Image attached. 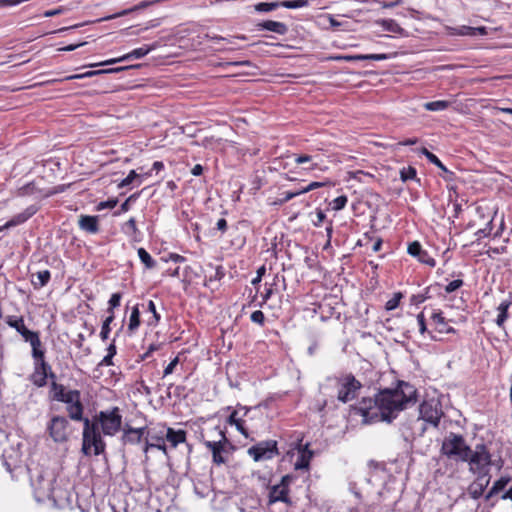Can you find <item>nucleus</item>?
<instances>
[{"label": "nucleus", "instance_id": "1", "mask_svg": "<svg viewBox=\"0 0 512 512\" xmlns=\"http://www.w3.org/2000/svg\"><path fill=\"white\" fill-rule=\"evenodd\" d=\"M418 400L417 389L414 385L398 381L395 388H386L374 398H363L355 407V414L362 416L363 423L372 424L386 421L392 422L398 414Z\"/></svg>", "mask_w": 512, "mask_h": 512}, {"label": "nucleus", "instance_id": "2", "mask_svg": "<svg viewBox=\"0 0 512 512\" xmlns=\"http://www.w3.org/2000/svg\"><path fill=\"white\" fill-rule=\"evenodd\" d=\"M66 411L71 420L82 421L84 424L82 452L85 455H90L93 448V453L96 456L104 453L106 445L100 434L98 423L91 422L88 418L83 417L84 406L81 400L73 405L66 406Z\"/></svg>", "mask_w": 512, "mask_h": 512}, {"label": "nucleus", "instance_id": "3", "mask_svg": "<svg viewBox=\"0 0 512 512\" xmlns=\"http://www.w3.org/2000/svg\"><path fill=\"white\" fill-rule=\"evenodd\" d=\"M56 479L53 475L42 473L38 474L36 479L31 480L34 489V496L38 502L51 500L55 505H62L69 500L66 490L55 487Z\"/></svg>", "mask_w": 512, "mask_h": 512}, {"label": "nucleus", "instance_id": "4", "mask_svg": "<svg viewBox=\"0 0 512 512\" xmlns=\"http://www.w3.org/2000/svg\"><path fill=\"white\" fill-rule=\"evenodd\" d=\"M469 452H471V447L461 434L450 432L442 442L441 453L449 459L467 462Z\"/></svg>", "mask_w": 512, "mask_h": 512}, {"label": "nucleus", "instance_id": "5", "mask_svg": "<svg viewBox=\"0 0 512 512\" xmlns=\"http://www.w3.org/2000/svg\"><path fill=\"white\" fill-rule=\"evenodd\" d=\"M337 389V399L342 403L354 400L362 388V384L352 373H345L333 378Z\"/></svg>", "mask_w": 512, "mask_h": 512}, {"label": "nucleus", "instance_id": "6", "mask_svg": "<svg viewBox=\"0 0 512 512\" xmlns=\"http://www.w3.org/2000/svg\"><path fill=\"white\" fill-rule=\"evenodd\" d=\"M8 326L14 328L26 342L32 347V357L42 356V343L37 332L29 330L25 324L23 317L8 316L6 318Z\"/></svg>", "mask_w": 512, "mask_h": 512}, {"label": "nucleus", "instance_id": "7", "mask_svg": "<svg viewBox=\"0 0 512 512\" xmlns=\"http://www.w3.org/2000/svg\"><path fill=\"white\" fill-rule=\"evenodd\" d=\"M97 417L104 435L114 436L122 428V416L118 407L100 411Z\"/></svg>", "mask_w": 512, "mask_h": 512}, {"label": "nucleus", "instance_id": "8", "mask_svg": "<svg viewBox=\"0 0 512 512\" xmlns=\"http://www.w3.org/2000/svg\"><path fill=\"white\" fill-rule=\"evenodd\" d=\"M443 416L442 405L439 399L432 397L422 401L419 406V420L438 427L440 419Z\"/></svg>", "mask_w": 512, "mask_h": 512}, {"label": "nucleus", "instance_id": "9", "mask_svg": "<svg viewBox=\"0 0 512 512\" xmlns=\"http://www.w3.org/2000/svg\"><path fill=\"white\" fill-rule=\"evenodd\" d=\"M470 471L479 475H487V469L491 465V455L484 444H478L469 452L467 461Z\"/></svg>", "mask_w": 512, "mask_h": 512}, {"label": "nucleus", "instance_id": "10", "mask_svg": "<svg viewBox=\"0 0 512 512\" xmlns=\"http://www.w3.org/2000/svg\"><path fill=\"white\" fill-rule=\"evenodd\" d=\"M69 426L66 417L54 415L47 423L46 431L54 442L63 443L69 438Z\"/></svg>", "mask_w": 512, "mask_h": 512}, {"label": "nucleus", "instance_id": "11", "mask_svg": "<svg viewBox=\"0 0 512 512\" xmlns=\"http://www.w3.org/2000/svg\"><path fill=\"white\" fill-rule=\"evenodd\" d=\"M248 455L253 458L254 461L271 460L279 454L277 441L266 440L260 441L257 444L251 446L248 451Z\"/></svg>", "mask_w": 512, "mask_h": 512}, {"label": "nucleus", "instance_id": "12", "mask_svg": "<svg viewBox=\"0 0 512 512\" xmlns=\"http://www.w3.org/2000/svg\"><path fill=\"white\" fill-rule=\"evenodd\" d=\"M293 481V476L285 475L281 478L280 483L273 485L269 489V504L275 502L290 503L289 499V485Z\"/></svg>", "mask_w": 512, "mask_h": 512}, {"label": "nucleus", "instance_id": "13", "mask_svg": "<svg viewBox=\"0 0 512 512\" xmlns=\"http://www.w3.org/2000/svg\"><path fill=\"white\" fill-rule=\"evenodd\" d=\"M226 410H231L229 417L227 418V423L231 426H235L236 429L245 437H249L248 430L245 427L244 417L247 416L251 408L247 406L237 405L236 409H232L231 406H228Z\"/></svg>", "mask_w": 512, "mask_h": 512}, {"label": "nucleus", "instance_id": "14", "mask_svg": "<svg viewBox=\"0 0 512 512\" xmlns=\"http://www.w3.org/2000/svg\"><path fill=\"white\" fill-rule=\"evenodd\" d=\"M35 360L34 372L31 375L32 383L37 387H44L47 384L50 365L44 360V350L41 357H33Z\"/></svg>", "mask_w": 512, "mask_h": 512}, {"label": "nucleus", "instance_id": "15", "mask_svg": "<svg viewBox=\"0 0 512 512\" xmlns=\"http://www.w3.org/2000/svg\"><path fill=\"white\" fill-rule=\"evenodd\" d=\"M145 444L143 447V452L145 454L152 448H156L162 451L164 454H167V446L165 445V436H164V428L158 432L154 430H148L146 432Z\"/></svg>", "mask_w": 512, "mask_h": 512}, {"label": "nucleus", "instance_id": "16", "mask_svg": "<svg viewBox=\"0 0 512 512\" xmlns=\"http://www.w3.org/2000/svg\"><path fill=\"white\" fill-rule=\"evenodd\" d=\"M157 47H158L157 43H154L151 45H143L142 47L136 48L122 57L113 58V59H110V60H107V61H104L101 63H97V64H91L90 67H97V66H101V65H110V64H114V63H118V62H122V61H126V60H131V59H140V58H143L144 56H146L152 50L156 49Z\"/></svg>", "mask_w": 512, "mask_h": 512}, {"label": "nucleus", "instance_id": "17", "mask_svg": "<svg viewBox=\"0 0 512 512\" xmlns=\"http://www.w3.org/2000/svg\"><path fill=\"white\" fill-rule=\"evenodd\" d=\"M221 440L219 441H205V446L212 452L213 462L217 465L224 464L226 459L223 456L225 451V444L228 442L223 431H219Z\"/></svg>", "mask_w": 512, "mask_h": 512}, {"label": "nucleus", "instance_id": "18", "mask_svg": "<svg viewBox=\"0 0 512 512\" xmlns=\"http://www.w3.org/2000/svg\"><path fill=\"white\" fill-rule=\"evenodd\" d=\"M122 430V443L124 445H134L140 443L144 436L146 437L147 427L133 428L129 425H125Z\"/></svg>", "mask_w": 512, "mask_h": 512}, {"label": "nucleus", "instance_id": "19", "mask_svg": "<svg viewBox=\"0 0 512 512\" xmlns=\"http://www.w3.org/2000/svg\"><path fill=\"white\" fill-rule=\"evenodd\" d=\"M298 455L294 463L295 470H308L310 461L314 456V452L309 449V443L297 445Z\"/></svg>", "mask_w": 512, "mask_h": 512}, {"label": "nucleus", "instance_id": "20", "mask_svg": "<svg viewBox=\"0 0 512 512\" xmlns=\"http://www.w3.org/2000/svg\"><path fill=\"white\" fill-rule=\"evenodd\" d=\"M407 252L412 257L417 258L421 263H424L430 267L436 265V261L431 257L427 251L422 249L421 244L418 241H414L408 245Z\"/></svg>", "mask_w": 512, "mask_h": 512}, {"label": "nucleus", "instance_id": "21", "mask_svg": "<svg viewBox=\"0 0 512 512\" xmlns=\"http://www.w3.org/2000/svg\"><path fill=\"white\" fill-rule=\"evenodd\" d=\"M38 206L30 205L23 212L16 214L9 221L5 223V227H16L18 225L23 224L28 219H30L33 215H35L38 211Z\"/></svg>", "mask_w": 512, "mask_h": 512}, {"label": "nucleus", "instance_id": "22", "mask_svg": "<svg viewBox=\"0 0 512 512\" xmlns=\"http://www.w3.org/2000/svg\"><path fill=\"white\" fill-rule=\"evenodd\" d=\"M431 320L433 322V325L435 326V330L438 333L450 334L456 332V330L453 327L448 325V322L446 321L441 311L433 312L431 315Z\"/></svg>", "mask_w": 512, "mask_h": 512}, {"label": "nucleus", "instance_id": "23", "mask_svg": "<svg viewBox=\"0 0 512 512\" xmlns=\"http://www.w3.org/2000/svg\"><path fill=\"white\" fill-rule=\"evenodd\" d=\"M258 30H267L278 35H285L288 32V26L279 21L266 20L257 24Z\"/></svg>", "mask_w": 512, "mask_h": 512}, {"label": "nucleus", "instance_id": "24", "mask_svg": "<svg viewBox=\"0 0 512 512\" xmlns=\"http://www.w3.org/2000/svg\"><path fill=\"white\" fill-rule=\"evenodd\" d=\"M78 224L81 230L90 234L99 232L98 216L81 215Z\"/></svg>", "mask_w": 512, "mask_h": 512}, {"label": "nucleus", "instance_id": "25", "mask_svg": "<svg viewBox=\"0 0 512 512\" xmlns=\"http://www.w3.org/2000/svg\"><path fill=\"white\" fill-rule=\"evenodd\" d=\"M164 436L165 440H167L173 448L186 441V431L182 429L174 430L168 427L164 429Z\"/></svg>", "mask_w": 512, "mask_h": 512}, {"label": "nucleus", "instance_id": "26", "mask_svg": "<svg viewBox=\"0 0 512 512\" xmlns=\"http://www.w3.org/2000/svg\"><path fill=\"white\" fill-rule=\"evenodd\" d=\"M489 484V478H486V475H479L477 480L473 482L469 487V494L473 499L480 498L486 487Z\"/></svg>", "mask_w": 512, "mask_h": 512}, {"label": "nucleus", "instance_id": "27", "mask_svg": "<svg viewBox=\"0 0 512 512\" xmlns=\"http://www.w3.org/2000/svg\"><path fill=\"white\" fill-rule=\"evenodd\" d=\"M154 2H158V0H156V1H141L140 3H138L137 5L129 8V9H124V10L118 12V13L105 16V17L99 19L98 21L99 22H101V21H109V20H112V19H115V18H118V17H122V16H125V15H128L129 13H132L134 11H138V10H142L144 8H147L148 6L152 5Z\"/></svg>", "mask_w": 512, "mask_h": 512}, {"label": "nucleus", "instance_id": "28", "mask_svg": "<svg viewBox=\"0 0 512 512\" xmlns=\"http://www.w3.org/2000/svg\"><path fill=\"white\" fill-rule=\"evenodd\" d=\"M391 57L392 56L390 54L380 53V54L347 55V56H344L343 59L348 62L364 61V60L382 61V60L390 59Z\"/></svg>", "mask_w": 512, "mask_h": 512}, {"label": "nucleus", "instance_id": "29", "mask_svg": "<svg viewBox=\"0 0 512 512\" xmlns=\"http://www.w3.org/2000/svg\"><path fill=\"white\" fill-rule=\"evenodd\" d=\"M121 231L127 235L128 237H131L133 240L138 241L139 239V229L136 225V220L134 217H131L128 221L123 223L121 225Z\"/></svg>", "mask_w": 512, "mask_h": 512}, {"label": "nucleus", "instance_id": "30", "mask_svg": "<svg viewBox=\"0 0 512 512\" xmlns=\"http://www.w3.org/2000/svg\"><path fill=\"white\" fill-rule=\"evenodd\" d=\"M512 305V302L510 300H503L499 306L497 307V318H496V324L499 327H503L505 321L508 319V311Z\"/></svg>", "mask_w": 512, "mask_h": 512}, {"label": "nucleus", "instance_id": "31", "mask_svg": "<svg viewBox=\"0 0 512 512\" xmlns=\"http://www.w3.org/2000/svg\"><path fill=\"white\" fill-rule=\"evenodd\" d=\"M31 283L35 289H40L44 287L50 280L51 274L48 270L38 271L33 274Z\"/></svg>", "mask_w": 512, "mask_h": 512}, {"label": "nucleus", "instance_id": "32", "mask_svg": "<svg viewBox=\"0 0 512 512\" xmlns=\"http://www.w3.org/2000/svg\"><path fill=\"white\" fill-rule=\"evenodd\" d=\"M140 326V311L138 305H135L132 308L129 323H128V332L133 334Z\"/></svg>", "mask_w": 512, "mask_h": 512}, {"label": "nucleus", "instance_id": "33", "mask_svg": "<svg viewBox=\"0 0 512 512\" xmlns=\"http://www.w3.org/2000/svg\"><path fill=\"white\" fill-rule=\"evenodd\" d=\"M378 24L382 26L385 31L401 34L403 28L393 19H382L378 21Z\"/></svg>", "mask_w": 512, "mask_h": 512}, {"label": "nucleus", "instance_id": "34", "mask_svg": "<svg viewBox=\"0 0 512 512\" xmlns=\"http://www.w3.org/2000/svg\"><path fill=\"white\" fill-rule=\"evenodd\" d=\"M211 486L208 482L196 481L194 482V492L199 498H206L211 493Z\"/></svg>", "mask_w": 512, "mask_h": 512}, {"label": "nucleus", "instance_id": "35", "mask_svg": "<svg viewBox=\"0 0 512 512\" xmlns=\"http://www.w3.org/2000/svg\"><path fill=\"white\" fill-rule=\"evenodd\" d=\"M429 162L436 165L438 168H440L444 172V175L442 176V178L445 181H452L454 179L455 174L452 171L448 170L447 167L440 161V159L437 156L436 157L429 156Z\"/></svg>", "mask_w": 512, "mask_h": 512}, {"label": "nucleus", "instance_id": "36", "mask_svg": "<svg viewBox=\"0 0 512 512\" xmlns=\"http://www.w3.org/2000/svg\"><path fill=\"white\" fill-rule=\"evenodd\" d=\"M139 259L145 265L147 269H153L156 266V261L151 257V255L144 249L139 248L137 250Z\"/></svg>", "mask_w": 512, "mask_h": 512}, {"label": "nucleus", "instance_id": "37", "mask_svg": "<svg viewBox=\"0 0 512 512\" xmlns=\"http://www.w3.org/2000/svg\"><path fill=\"white\" fill-rule=\"evenodd\" d=\"M509 482V478H506V477H501L500 479H498L497 481L494 482L493 486L491 487V489L489 490V492L487 493L486 495V499H489L491 498L492 496H494L495 494L499 493L500 491H502L506 485L508 484Z\"/></svg>", "mask_w": 512, "mask_h": 512}, {"label": "nucleus", "instance_id": "38", "mask_svg": "<svg viewBox=\"0 0 512 512\" xmlns=\"http://www.w3.org/2000/svg\"><path fill=\"white\" fill-rule=\"evenodd\" d=\"M81 400V393L79 390H69L64 395V397L60 400V402L65 403L67 406L73 405L74 403Z\"/></svg>", "mask_w": 512, "mask_h": 512}, {"label": "nucleus", "instance_id": "39", "mask_svg": "<svg viewBox=\"0 0 512 512\" xmlns=\"http://www.w3.org/2000/svg\"><path fill=\"white\" fill-rule=\"evenodd\" d=\"M450 105V102L445 100H437L431 101L424 104V107L428 111H443L447 109Z\"/></svg>", "mask_w": 512, "mask_h": 512}, {"label": "nucleus", "instance_id": "40", "mask_svg": "<svg viewBox=\"0 0 512 512\" xmlns=\"http://www.w3.org/2000/svg\"><path fill=\"white\" fill-rule=\"evenodd\" d=\"M417 322H418V326H419V332L424 335V334H428L430 339L431 340H434V341H437L439 340L434 334L432 331L428 330L427 329V325H426V321H425V317H424V314L421 312L417 315Z\"/></svg>", "mask_w": 512, "mask_h": 512}, {"label": "nucleus", "instance_id": "41", "mask_svg": "<svg viewBox=\"0 0 512 512\" xmlns=\"http://www.w3.org/2000/svg\"><path fill=\"white\" fill-rule=\"evenodd\" d=\"M51 391L53 392V399L58 402H60V400L67 393V391H65V387L62 384L57 383L56 381H52Z\"/></svg>", "mask_w": 512, "mask_h": 512}, {"label": "nucleus", "instance_id": "42", "mask_svg": "<svg viewBox=\"0 0 512 512\" xmlns=\"http://www.w3.org/2000/svg\"><path fill=\"white\" fill-rule=\"evenodd\" d=\"M113 320H114V315H109L103 321V324L101 327V332H100V337H101L102 341H106L109 338V334L111 331L110 324L113 322Z\"/></svg>", "mask_w": 512, "mask_h": 512}, {"label": "nucleus", "instance_id": "43", "mask_svg": "<svg viewBox=\"0 0 512 512\" xmlns=\"http://www.w3.org/2000/svg\"><path fill=\"white\" fill-rule=\"evenodd\" d=\"M309 5L308 0H286L281 2V6L287 9H297L307 7Z\"/></svg>", "mask_w": 512, "mask_h": 512}, {"label": "nucleus", "instance_id": "44", "mask_svg": "<svg viewBox=\"0 0 512 512\" xmlns=\"http://www.w3.org/2000/svg\"><path fill=\"white\" fill-rule=\"evenodd\" d=\"M147 310L152 313V319L148 320V325L156 326L159 323L161 317L156 310L155 303L152 300L148 302Z\"/></svg>", "mask_w": 512, "mask_h": 512}, {"label": "nucleus", "instance_id": "45", "mask_svg": "<svg viewBox=\"0 0 512 512\" xmlns=\"http://www.w3.org/2000/svg\"><path fill=\"white\" fill-rule=\"evenodd\" d=\"M312 159L313 157L310 156V155H297L295 157V163L297 164H304V163H310V166H308L307 168H305V170H308V171H311V170H314L317 168V163H312Z\"/></svg>", "mask_w": 512, "mask_h": 512}, {"label": "nucleus", "instance_id": "46", "mask_svg": "<svg viewBox=\"0 0 512 512\" xmlns=\"http://www.w3.org/2000/svg\"><path fill=\"white\" fill-rule=\"evenodd\" d=\"M281 6L279 2H261L255 5V10L258 12H270Z\"/></svg>", "mask_w": 512, "mask_h": 512}, {"label": "nucleus", "instance_id": "47", "mask_svg": "<svg viewBox=\"0 0 512 512\" xmlns=\"http://www.w3.org/2000/svg\"><path fill=\"white\" fill-rule=\"evenodd\" d=\"M122 295L121 293H113L108 301L109 307L107 309L109 315H114V309L120 305Z\"/></svg>", "mask_w": 512, "mask_h": 512}, {"label": "nucleus", "instance_id": "48", "mask_svg": "<svg viewBox=\"0 0 512 512\" xmlns=\"http://www.w3.org/2000/svg\"><path fill=\"white\" fill-rule=\"evenodd\" d=\"M139 196V193L130 195L120 206V209L114 212V216H119L121 213H125L130 209V203L135 201Z\"/></svg>", "mask_w": 512, "mask_h": 512}, {"label": "nucleus", "instance_id": "49", "mask_svg": "<svg viewBox=\"0 0 512 512\" xmlns=\"http://www.w3.org/2000/svg\"><path fill=\"white\" fill-rule=\"evenodd\" d=\"M301 195L300 191H286L282 193V198L274 202L275 205H283L293 198Z\"/></svg>", "mask_w": 512, "mask_h": 512}, {"label": "nucleus", "instance_id": "50", "mask_svg": "<svg viewBox=\"0 0 512 512\" xmlns=\"http://www.w3.org/2000/svg\"><path fill=\"white\" fill-rule=\"evenodd\" d=\"M416 175H417L416 169L414 167H411V166H409L407 168H403L400 171V178H401V180L403 182L415 179Z\"/></svg>", "mask_w": 512, "mask_h": 512}, {"label": "nucleus", "instance_id": "51", "mask_svg": "<svg viewBox=\"0 0 512 512\" xmlns=\"http://www.w3.org/2000/svg\"><path fill=\"white\" fill-rule=\"evenodd\" d=\"M36 191H37V188L35 186V183L29 182L19 188L18 195L19 196H29V195L35 194Z\"/></svg>", "mask_w": 512, "mask_h": 512}, {"label": "nucleus", "instance_id": "52", "mask_svg": "<svg viewBox=\"0 0 512 512\" xmlns=\"http://www.w3.org/2000/svg\"><path fill=\"white\" fill-rule=\"evenodd\" d=\"M143 176H144V174H143V175H140V174H138L135 170H131V171L129 172V174L127 175V177H126V178H124V179L121 181V183L119 184V187H120V188H122V187H126V186H128V185L132 184L134 180H136V179H140V178H141V177H143Z\"/></svg>", "mask_w": 512, "mask_h": 512}, {"label": "nucleus", "instance_id": "53", "mask_svg": "<svg viewBox=\"0 0 512 512\" xmlns=\"http://www.w3.org/2000/svg\"><path fill=\"white\" fill-rule=\"evenodd\" d=\"M347 201H348V198L345 195L336 197L331 203L332 209L335 211H339V210L343 209L346 206Z\"/></svg>", "mask_w": 512, "mask_h": 512}, {"label": "nucleus", "instance_id": "54", "mask_svg": "<svg viewBox=\"0 0 512 512\" xmlns=\"http://www.w3.org/2000/svg\"><path fill=\"white\" fill-rule=\"evenodd\" d=\"M402 298V294L401 293H396L391 299H389L386 304H385V309L387 311H391V310H394L398 307L399 305V302Z\"/></svg>", "mask_w": 512, "mask_h": 512}, {"label": "nucleus", "instance_id": "55", "mask_svg": "<svg viewBox=\"0 0 512 512\" xmlns=\"http://www.w3.org/2000/svg\"><path fill=\"white\" fill-rule=\"evenodd\" d=\"M104 73L103 70H98V71H87L85 73H82V74H75V75H70L68 77H66L65 79L66 80H73V79H83V78H89V77H93L95 75H98V74H102Z\"/></svg>", "mask_w": 512, "mask_h": 512}, {"label": "nucleus", "instance_id": "56", "mask_svg": "<svg viewBox=\"0 0 512 512\" xmlns=\"http://www.w3.org/2000/svg\"><path fill=\"white\" fill-rule=\"evenodd\" d=\"M118 203V200L116 198L108 199L107 201H102L97 204L96 210L102 211L104 209H112L114 208Z\"/></svg>", "mask_w": 512, "mask_h": 512}, {"label": "nucleus", "instance_id": "57", "mask_svg": "<svg viewBox=\"0 0 512 512\" xmlns=\"http://www.w3.org/2000/svg\"><path fill=\"white\" fill-rule=\"evenodd\" d=\"M463 284H464V282L461 279L453 280L445 286V292L450 294V293L456 291L457 289H459L460 287H462Z\"/></svg>", "mask_w": 512, "mask_h": 512}, {"label": "nucleus", "instance_id": "58", "mask_svg": "<svg viewBox=\"0 0 512 512\" xmlns=\"http://www.w3.org/2000/svg\"><path fill=\"white\" fill-rule=\"evenodd\" d=\"M250 319L252 322L257 323L259 325H263L265 321L264 313L260 310H256L252 312Z\"/></svg>", "mask_w": 512, "mask_h": 512}, {"label": "nucleus", "instance_id": "59", "mask_svg": "<svg viewBox=\"0 0 512 512\" xmlns=\"http://www.w3.org/2000/svg\"><path fill=\"white\" fill-rule=\"evenodd\" d=\"M179 362V358L175 357L164 369L163 376L166 377L167 375H170L173 373L175 367L177 366Z\"/></svg>", "mask_w": 512, "mask_h": 512}, {"label": "nucleus", "instance_id": "60", "mask_svg": "<svg viewBox=\"0 0 512 512\" xmlns=\"http://www.w3.org/2000/svg\"><path fill=\"white\" fill-rule=\"evenodd\" d=\"M326 183L324 182H311L309 185H307L306 187L302 188V191L301 192V195L304 194V193H307V192H310L312 190H315L317 188H320V187H323L325 186Z\"/></svg>", "mask_w": 512, "mask_h": 512}, {"label": "nucleus", "instance_id": "61", "mask_svg": "<svg viewBox=\"0 0 512 512\" xmlns=\"http://www.w3.org/2000/svg\"><path fill=\"white\" fill-rule=\"evenodd\" d=\"M492 231V220H490L486 226L482 229H479L477 232H476V235L479 236V237H487L490 235Z\"/></svg>", "mask_w": 512, "mask_h": 512}, {"label": "nucleus", "instance_id": "62", "mask_svg": "<svg viewBox=\"0 0 512 512\" xmlns=\"http://www.w3.org/2000/svg\"><path fill=\"white\" fill-rule=\"evenodd\" d=\"M326 219V214L321 209L316 210V221H314L315 226H320L324 220Z\"/></svg>", "mask_w": 512, "mask_h": 512}, {"label": "nucleus", "instance_id": "63", "mask_svg": "<svg viewBox=\"0 0 512 512\" xmlns=\"http://www.w3.org/2000/svg\"><path fill=\"white\" fill-rule=\"evenodd\" d=\"M163 169H164V164H163V162H161V161H155V162L153 163V165H152L151 171L146 172V173L144 174V176H146V177H147V176H150V175H151V172H152L153 170H155L156 172H159V171H161V170H163Z\"/></svg>", "mask_w": 512, "mask_h": 512}, {"label": "nucleus", "instance_id": "64", "mask_svg": "<svg viewBox=\"0 0 512 512\" xmlns=\"http://www.w3.org/2000/svg\"><path fill=\"white\" fill-rule=\"evenodd\" d=\"M460 34L461 35H469V36H473L476 34V29L473 28V27H470V26H462L460 28Z\"/></svg>", "mask_w": 512, "mask_h": 512}]
</instances>
